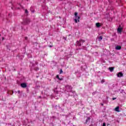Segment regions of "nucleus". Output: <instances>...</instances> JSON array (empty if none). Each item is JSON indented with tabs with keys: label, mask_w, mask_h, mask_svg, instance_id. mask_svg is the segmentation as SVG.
Here are the masks:
<instances>
[{
	"label": "nucleus",
	"mask_w": 126,
	"mask_h": 126,
	"mask_svg": "<svg viewBox=\"0 0 126 126\" xmlns=\"http://www.w3.org/2000/svg\"><path fill=\"white\" fill-rule=\"evenodd\" d=\"M31 22L30 21V19L29 18H27L25 19H24L23 22H22V25H28Z\"/></svg>",
	"instance_id": "f257e3e1"
},
{
	"label": "nucleus",
	"mask_w": 126,
	"mask_h": 126,
	"mask_svg": "<svg viewBox=\"0 0 126 126\" xmlns=\"http://www.w3.org/2000/svg\"><path fill=\"white\" fill-rule=\"evenodd\" d=\"M21 86L22 88H26L27 87V84L25 83L21 84Z\"/></svg>",
	"instance_id": "f03ea898"
},
{
	"label": "nucleus",
	"mask_w": 126,
	"mask_h": 126,
	"mask_svg": "<svg viewBox=\"0 0 126 126\" xmlns=\"http://www.w3.org/2000/svg\"><path fill=\"white\" fill-rule=\"evenodd\" d=\"M118 77H123L124 76V74L123 73L120 72L117 74Z\"/></svg>",
	"instance_id": "7ed1b4c3"
},
{
	"label": "nucleus",
	"mask_w": 126,
	"mask_h": 126,
	"mask_svg": "<svg viewBox=\"0 0 126 126\" xmlns=\"http://www.w3.org/2000/svg\"><path fill=\"white\" fill-rule=\"evenodd\" d=\"M116 50H120L122 49V46H120V45H117L116 48H115Z\"/></svg>",
	"instance_id": "20e7f679"
},
{
	"label": "nucleus",
	"mask_w": 126,
	"mask_h": 126,
	"mask_svg": "<svg viewBox=\"0 0 126 126\" xmlns=\"http://www.w3.org/2000/svg\"><path fill=\"white\" fill-rule=\"evenodd\" d=\"M95 25L97 28H99V27H101V24H100V23H96Z\"/></svg>",
	"instance_id": "39448f33"
},
{
	"label": "nucleus",
	"mask_w": 126,
	"mask_h": 126,
	"mask_svg": "<svg viewBox=\"0 0 126 126\" xmlns=\"http://www.w3.org/2000/svg\"><path fill=\"white\" fill-rule=\"evenodd\" d=\"M122 30H123L122 28H119L117 30V31L119 32V33H122Z\"/></svg>",
	"instance_id": "423d86ee"
},
{
	"label": "nucleus",
	"mask_w": 126,
	"mask_h": 126,
	"mask_svg": "<svg viewBox=\"0 0 126 126\" xmlns=\"http://www.w3.org/2000/svg\"><path fill=\"white\" fill-rule=\"evenodd\" d=\"M115 111L116 112H120V107L117 106L115 108Z\"/></svg>",
	"instance_id": "0eeeda50"
},
{
	"label": "nucleus",
	"mask_w": 126,
	"mask_h": 126,
	"mask_svg": "<svg viewBox=\"0 0 126 126\" xmlns=\"http://www.w3.org/2000/svg\"><path fill=\"white\" fill-rule=\"evenodd\" d=\"M109 69L110 71H111V72H112V71H113V70H114V69H115V67H110L109 68Z\"/></svg>",
	"instance_id": "6e6552de"
},
{
	"label": "nucleus",
	"mask_w": 126,
	"mask_h": 126,
	"mask_svg": "<svg viewBox=\"0 0 126 126\" xmlns=\"http://www.w3.org/2000/svg\"><path fill=\"white\" fill-rule=\"evenodd\" d=\"M77 46H81V43L80 40L77 41Z\"/></svg>",
	"instance_id": "1a4fd4ad"
},
{
	"label": "nucleus",
	"mask_w": 126,
	"mask_h": 126,
	"mask_svg": "<svg viewBox=\"0 0 126 126\" xmlns=\"http://www.w3.org/2000/svg\"><path fill=\"white\" fill-rule=\"evenodd\" d=\"M88 122H90V117H88L86 121L85 124H87Z\"/></svg>",
	"instance_id": "9d476101"
},
{
	"label": "nucleus",
	"mask_w": 126,
	"mask_h": 126,
	"mask_svg": "<svg viewBox=\"0 0 126 126\" xmlns=\"http://www.w3.org/2000/svg\"><path fill=\"white\" fill-rule=\"evenodd\" d=\"M56 78H57L58 79H59V80H63V78H60V76H59V75H57Z\"/></svg>",
	"instance_id": "9b49d317"
},
{
	"label": "nucleus",
	"mask_w": 126,
	"mask_h": 126,
	"mask_svg": "<svg viewBox=\"0 0 126 126\" xmlns=\"http://www.w3.org/2000/svg\"><path fill=\"white\" fill-rule=\"evenodd\" d=\"M80 42H81L80 43H81V44H83V43H85V40H83V39H80Z\"/></svg>",
	"instance_id": "f8f14e48"
},
{
	"label": "nucleus",
	"mask_w": 126,
	"mask_h": 126,
	"mask_svg": "<svg viewBox=\"0 0 126 126\" xmlns=\"http://www.w3.org/2000/svg\"><path fill=\"white\" fill-rule=\"evenodd\" d=\"M78 14V13H77V12H75V13H74V15H75V17L76 18H77V15Z\"/></svg>",
	"instance_id": "ddd939ff"
},
{
	"label": "nucleus",
	"mask_w": 126,
	"mask_h": 126,
	"mask_svg": "<svg viewBox=\"0 0 126 126\" xmlns=\"http://www.w3.org/2000/svg\"><path fill=\"white\" fill-rule=\"evenodd\" d=\"M76 18V19H77V20H78V22H79V19H80V17L77 16V18Z\"/></svg>",
	"instance_id": "4468645a"
},
{
	"label": "nucleus",
	"mask_w": 126,
	"mask_h": 126,
	"mask_svg": "<svg viewBox=\"0 0 126 126\" xmlns=\"http://www.w3.org/2000/svg\"><path fill=\"white\" fill-rule=\"evenodd\" d=\"M102 39H103V37L102 36H99L98 37L99 41H101V40H102Z\"/></svg>",
	"instance_id": "2eb2a0df"
},
{
	"label": "nucleus",
	"mask_w": 126,
	"mask_h": 126,
	"mask_svg": "<svg viewBox=\"0 0 126 126\" xmlns=\"http://www.w3.org/2000/svg\"><path fill=\"white\" fill-rule=\"evenodd\" d=\"M34 70H35L36 71H37V70H39V68H38V67H35L34 68Z\"/></svg>",
	"instance_id": "dca6fc26"
},
{
	"label": "nucleus",
	"mask_w": 126,
	"mask_h": 126,
	"mask_svg": "<svg viewBox=\"0 0 126 126\" xmlns=\"http://www.w3.org/2000/svg\"><path fill=\"white\" fill-rule=\"evenodd\" d=\"M104 82H105V80L104 79H103L101 81V83L103 84V83H104Z\"/></svg>",
	"instance_id": "f3484780"
},
{
	"label": "nucleus",
	"mask_w": 126,
	"mask_h": 126,
	"mask_svg": "<svg viewBox=\"0 0 126 126\" xmlns=\"http://www.w3.org/2000/svg\"><path fill=\"white\" fill-rule=\"evenodd\" d=\"M63 69H61L60 70V74H62V73H63Z\"/></svg>",
	"instance_id": "a211bd4d"
},
{
	"label": "nucleus",
	"mask_w": 126,
	"mask_h": 126,
	"mask_svg": "<svg viewBox=\"0 0 126 126\" xmlns=\"http://www.w3.org/2000/svg\"><path fill=\"white\" fill-rule=\"evenodd\" d=\"M74 21H75V23H77V19H75Z\"/></svg>",
	"instance_id": "6ab92c4d"
},
{
	"label": "nucleus",
	"mask_w": 126,
	"mask_h": 126,
	"mask_svg": "<svg viewBox=\"0 0 126 126\" xmlns=\"http://www.w3.org/2000/svg\"><path fill=\"white\" fill-rule=\"evenodd\" d=\"M25 13H28V10L27 9L25 10Z\"/></svg>",
	"instance_id": "aec40b11"
},
{
	"label": "nucleus",
	"mask_w": 126,
	"mask_h": 126,
	"mask_svg": "<svg viewBox=\"0 0 126 126\" xmlns=\"http://www.w3.org/2000/svg\"><path fill=\"white\" fill-rule=\"evenodd\" d=\"M102 126H106V123H103Z\"/></svg>",
	"instance_id": "412c9836"
},
{
	"label": "nucleus",
	"mask_w": 126,
	"mask_h": 126,
	"mask_svg": "<svg viewBox=\"0 0 126 126\" xmlns=\"http://www.w3.org/2000/svg\"><path fill=\"white\" fill-rule=\"evenodd\" d=\"M25 40H28V37H25Z\"/></svg>",
	"instance_id": "4be33fe9"
},
{
	"label": "nucleus",
	"mask_w": 126,
	"mask_h": 126,
	"mask_svg": "<svg viewBox=\"0 0 126 126\" xmlns=\"http://www.w3.org/2000/svg\"><path fill=\"white\" fill-rule=\"evenodd\" d=\"M116 99H117V98H115V97L112 98V100H116Z\"/></svg>",
	"instance_id": "5701e85b"
},
{
	"label": "nucleus",
	"mask_w": 126,
	"mask_h": 126,
	"mask_svg": "<svg viewBox=\"0 0 126 126\" xmlns=\"http://www.w3.org/2000/svg\"><path fill=\"white\" fill-rule=\"evenodd\" d=\"M11 92H12L11 95H12V94H13V91H12Z\"/></svg>",
	"instance_id": "b1692460"
},
{
	"label": "nucleus",
	"mask_w": 126,
	"mask_h": 126,
	"mask_svg": "<svg viewBox=\"0 0 126 126\" xmlns=\"http://www.w3.org/2000/svg\"><path fill=\"white\" fill-rule=\"evenodd\" d=\"M2 40H4V38L2 37Z\"/></svg>",
	"instance_id": "393cba45"
},
{
	"label": "nucleus",
	"mask_w": 126,
	"mask_h": 126,
	"mask_svg": "<svg viewBox=\"0 0 126 126\" xmlns=\"http://www.w3.org/2000/svg\"><path fill=\"white\" fill-rule=\"evenodd\" d=\"M70 88L71 89H72V87H71V86H70Z\"/></svg>",
	"instance_id": "a878e982"
},
{
	"label": "nucleus",
	"mask_w": 126,
	"mask_h": 126,
	"mask_svg": "<svg viewBox=\"0 0 126 126\" xmlns=\"http://www.w3.org/2000/svg\"><path fill=\"white\" fill-rule=\"evenodd\" d=\"M101 106H104V104L101 103Z\"/></svg>",
	"instance_id": "bb28decb"
},
{
	"label": "nucleus",
	"mask_w": 126,
	"mask_h": 126,
	"mask_svg": "<svg viewBox=\"0 0 126 126\" xmlns=\"http://www.w3.org/2000/svg\"><path fill=\"white\" fill-rule=\"evenodd\" d=\"M20 91H18V93H20Z\"/></svg>",
	"instance_id": "cd10ccee"
},
{
	"label": "nucleus",
	"mask_w": 126,
	"mask_h": 126,
	"mask_svg": "<svg viewBox=\"0 0 126 126\" xmlns=\"http://www.w3.org/2000/svg\"><path fill=\"white\" fill-rule=\"evenodd\" d=\"M50 48H51V47H52V46L50 45Z\"/></svg>",
	"instance_id": "c85d7f7f"
}]
</instances>
